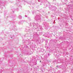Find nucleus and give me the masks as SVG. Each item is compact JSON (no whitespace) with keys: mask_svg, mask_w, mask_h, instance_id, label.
<instances>
[{"mask_svg":"<svg viewBox=\"0 0 73 73\" xmlns=\"http://www.w3.org/2000/svg\"><path fill=\"white\" fill-rule=\"evenodd\" d=\"M44 1H46L47 0H43Z\"/></svg>","mask_w":73,"mask_h":73,"instance_id":"obj_23","label":"nucleus"},{"mask_svg":"<svg viewBox=\"0 0 73 73\" xmlns=\"http://www.w3.org/2000/svg\"><path fill=\"white\" fill-rule=\"evenodd\" d=\"M13 13H14V11H13Z\"/></svg>","mask_w":73,"mask_h":73,"instance_id":"obj_31","label":"nucleus"},{"mask_svg":"<svg viewBox=\"0 0 73 73\" xmlns=\"http://www.w3.org/2000/svg\"><path fill=\"white\" fill-rule=\"evenodd\" d=\"M35 35H34L33 36V38H34L35 37Z\"/></svg>","mask_w":73,"mask_h":73,"instance_id":"obj_15","label":"nucleus"},{"mask_svg":"<svg viewBox=\"0 0 73 73\" xmlns=\"http://www.w3.org/2000/svg\"><path fill=\"white\" fill-rule=\"evenodd\" d=\"M50 54H48V56H50Z\"/></svg>","mask_w":73,"mask_h":73,"instance_id":"obj_14","label":"nucleus"},{"mask_svg":"<svg viewBox=\"0 0 73 73\" xmlns=\"http://www.w3.org/2000/svg\"><path fill=\"white\" fill-rule=\"evenodd\" d=\"M25 31L26 32H27V31H28V30H27V29H25Z\"/></svg>","mask_w":73,"mask_h":73,"instance_id":"obj_16","label":"nucleus"},{"mask_svg":"<svg viewBox=\"0 0 73 73\" xmlns=\"http://www.w3.org/2000/svg\"><path fill=\"white\" fill-rule=\"evenodd\" d=\"M46 65V63H45L43 65V66H45Z\"/></svg>","mask_w":73,"mask_h":73,"instance_id":"obj_11","label":"nucleus"},{"mask_svg":"<svg viewBox=\"0 0 73 73\" xmlns=\"http://www.w3.org/2000/svg\"><path fill=\"white\" fill-rule=\"evenodd\" d=\"M40 62H41V61H40Z\"/></svg>","mask_w":73,"mask_h":73,"instance_id":"obj_26","label":"nucleus"},{"mask_svg":"<svg viewBox=\"0 0 73 73\" xmlns=\"http://www.w3.org/2000/svg\"><path fill=\"white\" fill-rule=\"evenodd\" d=\"M36 35H37V36H39L37 34V33H36Z\"/></svg>","mask_w":73,"mask_h":73,"instance_id":"obj_10","label":"nucleus"},{"mask_svg":"<svg viewBox=\"0 0 73 73\" xmlns=\"http://www.w3.org/2000/svg\"><path fill=\"white\" fill-rule=\"evenodd\" d=\"M32 69L31 68V70Z\"/></svg>","mask_w":73,"mask_h":73,"instance_id":"obj_29","label":"nucleus"},{"mask_svg":"<svg viewBox=\"0 0 73 73\" xmlns=\"http://www.w3.org/2000/svg\"><path fill=\"white\" fill-rule=\"evenodd\" d=\"M28 54V55H29V54H31L30 53V52H29Z\"/></svg>","mask_w":73,"mask_h":73,"instance_id":"obj_13","label":"nucleus"},{"mask_svg":"<svg viewBox=\"0 0 73 73\" xmlns=\"http://www.w3.org/2000/svg\"><path fill=\"white\" fill-rule=\"evenodd\" d=\"M34 59H35V57H33V59L31 61V63L29 64L30 66H33V62H35V60Z\"/></svg>","mask_w":73,"mask_h":73,"instance_id":"obj_1","label":"nucleus"},{"mask_svg":"<svg viewBox=\"0 0 73 73\" xmlns=\"http://www.w3.org/2000/svg\"><path fill=\"white\" fill-rule=\"evenodd\" d=\"M49 8L50 9V10H51V11H52V9L53 7H52V5H50L49 7Z\"/></svg>","mask_w":73,"mask_h":73,"instance_id":"obj_4","label":"nucleus"},{"mask_svg":"<svg viewBox=\"0 0 73 73\" xmlns=\"http://www.w3.org/2000/svg\"><path fill=\"white\" fill-rule=\"evenodd\" d=\"M42 49L41 48H38L37 49V50H38V51H39V52H41V51Z\"/></svg>","mask_w":73,"mask_h":73,"instance_id":"obj_5","label":"nucleus"},{"mask_svg":"<svg viewBox=\"0 0 73 73\" xmlns=\"http://www.w3.org/2000/svg\"><path fill=\"white\" fill-rule=\"evenodd\" d=\"M54 62H55V61H53V63H54Z\"/></svg>","mask_w":73,"mask_h":73,"instance_id":"obj_24","label":"nucleus"},{"mask_svg":"<svg viewBox=\"0 0 73 73\" xmlns=\"http://www.w3.org/2000/svg\"><path fill=\"white\" fill-rule=\"evenodd\" d=\"M49 28V26L48 25H46L45 26V28L46 29H48Z\"/></svg>","mask_w":73,"mask_h":73,"instance_id":"obj_6","label":"nucleus"},{"mask_svg":"<svg viewBox=\"0 0 73 73\" xmlns=\"http://www.w3.org/2000/svg\"><path fill=\"white\" fill-rule=\"evenodd\" d=\"M45 43H46H46H48V40H46Z\"/></svg>","mask_w":73,"mask_h":73,"instance_id":"obj_8","label":"nucleus"},{"mask_svg":"<svg viewBox=\"0 0 73 73\" xmlns=\"http://www.w3.org/2000/svg\"><path fill=\"white\" fill-rule=\"evenodd\" d=\"M46 63L48 64L49 62V61L48 60H46Z\"/></svg>","mask_w":73,"mask_h":73,"instance_id":"obj_9","label":"nucleus"},{"mask_svg":"<svg viewBox=\"0 0 73 73\" xmlns=\"http://www.w3.org/2000/svg\"><path fill=\"white\" fill-rule=\"evenodd\" d=\"M49 4H50V3H49Z\"/></svg>","mask_w":73,"mask_h":73,"instance_id":"obj_33","label":"nucleus"},{"mask_svg":"<svg viewBox=\"0 0 73 73\" xmlns=\"http://www.w3.org/2000/svg\"><path fill=\"white\" fill-rule=\"evenodd\" d=\"M14 30H15V31H16V29H15Z\"/></svg>","mask_w":73,"mask_h":73,"instance_id":"obj_27","label":"nucleus"},{"mask_svg":"<svg viewBox=\"0 0 73 73\" xmlns=\"http://www.w3.org/2000/svg\"><path fill=\"white\" fill-rule=\"evenodd\" d=\"M42 70V72H44V71L42 70Z\"/></svg>","mask_w":73,"mask_h":73,"instance_id":"obj_18","label":"nucleus"},{"mask_svg":"<svg viewBox=\"0 0 73 73\" xmlns=\"http://www.w3.org/2000/svg\"><path fill=\"white\" fill-rule=\"evenodd\" d=\"M38 15H36V17H37V16H38Z\"/></svg>","mask_w":73,"mask_h":73,"instance_id":"obj_21","label":"nucleus"},{"mask_svg":"<svg viewBox=\"0 0 73 73\" xmlns=\"http://www.w3.org/2000/svg\"><path fill=\"white\" fill-rule=\"evenodd\" d=\"M2 9H3V8L2 7Z\"/></svg>","mask_w":73,"mask_h":73,"instance_id":"obj_28","label":"nucleus"},{"mask_svg":"<svg viewBox=\"0 0 73 73\" xmlns=\"http://www.w3.org/2000/svg\"><path fill=\"white\" fill-rule=\"evenodd\" d=\"M57 54H56V56H57Z\"/></svg>","mask_w":73,"mask_h":73,"instance_id":"obj_32","label":"nucleus"},{"mask_svg":"<svg viewBox=\"0 0 73 73\" xmlns=\"http://www.w3.org/2000/svg\"><path fill=\"white\" fill-rule=\"evenodd\" d=\"M38 0V2H40V0Z\"/></svg>","mask_w":73,"mask_h":73,"instance_id":"obj_20","label":"nucleus"},{"mask_svg":"<svg viewBox=\"0 0 73 73\" xmlns=\"http://www.w3.org/2000/svg\"><path fill=\"white\" fill-rule=\"evenodd\" d=\"M25 17H27V15H25Z\"/></svg>","mask_w":73,"mask_h":73,"instance_id":"obj_22","label":"nucleus"},{"mask_svg":"<svg viewBox=\"0 0 73 73\" xmlns=\"http://www.w3.org/2000/svg\"><path fill=\"white\" fill-rule=\"evenodd\" d=\"M56 9H57V8H56V7L55 6H53L52 9L51 11H55Z\"/></svg>","mask_w":73,"mask_h":73,"instance_id":"obj_3","label":"nucleus"},{"mask_svg":"<svg viewBox=\"0 0 73 73\" xmlns=\"http://www.w3.org/2000/svg\"><path fill=\"white\" fill-rule=\"evenodd\" d=\"M19 19H21V17H21V15H19Z\"/></svg>","mask_w":73,"mask_h":73,"instance_id":"obj_7","label":"nucleus"},{"mask_svg":"<svg viewBox=\"0 0 73 73\" xmlns=\"http://www.w3.org/2000/svg\"><path fill=\"white\" fill-rule=\"evenodd\" d=\"M35 25L36 27H38V26L39 27L36 28V29H37L38 31H39V29H40V26H39V25H38V23H37V24H35Z\"/></svg>","mask_w":73,"mask_h":73,"instance_id":"obj_2","label":"nucleus"},{"mask_svg":"<svg viewBox=\"0 0 73 73\" xmlns=\"http://www.w3.org/2000/svg\"><path fill=\"white\" fill-rule=\"evenodd\" d=\"M55 21H56V20H54V22H53V24H54V22H55Z\"/></svg>","mask_w":73,"mask_h":73,"instance_id":"obj_17","label":"nucleus"},{"mask_svg":"<svg viewBox=\"0 0 73 73\" xmlns=\"http://www.w3.org/2000/svg\"><path fill=\"white\" fill-rule=\"evenodd\" d=\"M65 2H67V0H64Z\"/></svg>","mask_w":73,"mask_h":73,"instance_id":"obj_19","label":"nucleus"},{"mask_svg":"<svg viewBox=\"0 0 73 73\" xmlns=\"http://www.w3.org/2000/svg\"><path fill=\"white\" fill-rule=\"evenodd\" d=\"M54 42H57V40H54Z\"/></svg>","mask_w":73,"mask_h":73,"instance_id":"obj_12","label":"nucleus"},{"mask_svg":"<svg viewBox=\"0 0 73 73\" xmlns=\"http://www.w3.org/2000/svg\"><path fill=\"white\" fill-rule=\"evenodd\" d=\"M57 67H58V66H57Z\"/></svg>","mask_w":73,"mask_h":73,"instance_id":"obj_30","label":"nucleus"},{"mask_svg":"<svg viewBox=\"0 0 73 73\" xmlns=\"http://www.w3.org/2000/svg\"><path fill=\"white\" fill-rule=\"evenodd\" d=\"M67 44H69V43L68 42H67Z\"/></svg>","mask_w":73,"mask_h":73,"instance_id":"obj_25","label":"nucleus"},{"mask_svg":"<svg viewBox=\"0 0 73 73\" xmlns=\"http://www.w3.org/2000/svg\"><path fill=\"white\" fill-rule=\"evenodd\" d=\"M33 26H34V25H33Z\"/></svg>","mask_w":73,"mask_h":73,"instance_id":"obj_34","label":"nucleus"}]
</instances>
